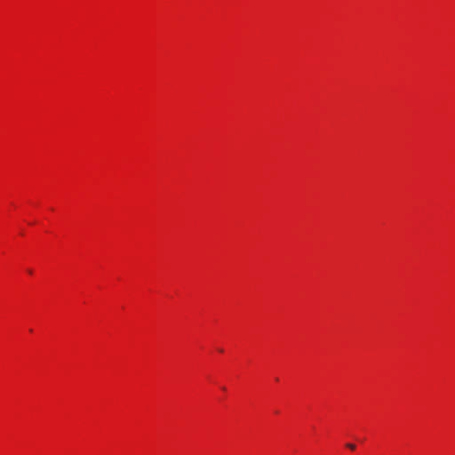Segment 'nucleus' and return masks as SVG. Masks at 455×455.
<instances>
[{
    "label": "nucleus",
    "instance_id": "1",
    "mask_svg": "<svg viewBox=\"0 0 455 455\" xmlns=\"http://www.w3.org/2000/svg\"><path fill=\"white\" fill-rule=\"evenodd\" d=\"M347 448H349V449H351V450H355V444H353V443H347Z\"/></svg>",
    "mask_w": 455,
    "mask_h": 455
}]
</instances>
